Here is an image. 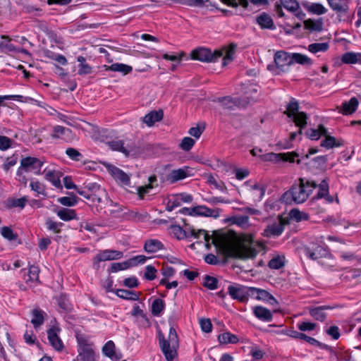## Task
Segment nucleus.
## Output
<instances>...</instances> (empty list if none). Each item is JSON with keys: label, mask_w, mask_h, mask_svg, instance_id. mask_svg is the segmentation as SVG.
<instances>
[{"label": "nucleus", "mask_w": 361, "mask_h": 361, "mask_svg": "<svg viewBox=\"0 0 361 361\" xmlns=\"http://www.w3.org/2000/svg\"><path fill=\"white\" fill-rule=\"evenodd\" d=\"M317 188V183L314 180L300 178L288 191L283 193L281 201L286 204H290L293 202L302 204L308 199Z\"/></svg>", "instance_id": "nucleus-1"}, {"label": "nucleus", "mask_w": 361, "mask_h": 361, "mask_svg": "<svg viewBox=\"0 0 361 361\" xmlns=\"http://www.w3.org/2000/svg\"><path fill=\"white\" fill-rule=\"evenodd\" d=\"M160 349L167 361H173L178 356L179 339L176 329L171 326L168 338H166L161 332L158 335Z\"/></svg>", "instance_id": "nucleus-2"}, {"label": "nucleus", "mask_w": 361, "mask_h": 361, "mask_svg": "<svg viewBox=\"0 0 361 361\" xmlns=\"http://www.w3.org/2000/svg\"><path fill=\"white\" fill-rule=\"evenodd\" d=\"M233 50H219L214 53L210 49L206 48H199L191 52L192 59L198 60L202 62H216L219 59H222V66H225L232 60Z\"/></svg>", "instance_id": "nucleus-3"}, {"label": "nucleus", "mask_w": 361, "mask_h": 361, "mask_svg": "<svg viewBox=\"0 0 361 361\" xmlns=\"http://www.w3.org/2000/svg\"><path fill=\"white\" fill-rule=\"evenodd\" d=\"M169 230L170 233L178 240L185 239L190 236L194 238H199L201 235H203L207 249H209L210 247V240H212V244H214L217 247L216 240L212 238L204 229L196 230L193 228H190L189 229V232H188L178 225H171Z\"/></svg>", "instance_id": "nucleus-4"}, {"label": "nucleus", "mask_w": 361, "mask_h": 361, "mask_svg": "<svg viewBox=\"0 0 361 361\" xmlns=\"http://www.w3.org/2000/svg\"><path fill=\"white\" fill-rule=\"evenodd\" d=\"M223 254L226 258L239 259H253L257 255V250L244 243L233 246H224L221 247Z\"/></svg>", "instance_id": "nucleus-5"}, {"label": "nucleus", "mask_w": 361, "mask_h": 361, "mask_svg": "<svg viewBox=\"0 0 361 361\" xmlns=\"http://www.w3.org/2000/svg\"><path fill=\"white\" fill-rule=\"evenodd\" d=\"M284 114L298 128V133L301 135L302 130L307 127L308 117L306 113L299 111V104L295 99H292L286 105Z\"/></svg>", "instance_id": "nucleus-6"}, {"label": "nucleus", "mask_w": 361, "mask_h": 361, "mask_svg": "<svg viewBox=\"0 0 361 361\" xmlns=\"http://www.w3.org/2000/svg\"><path fill=\"white\" fill-rule=\"evenodd\" d=\"M291 65H293L292 54L285 51H278L274 54V64L268 65L267 68L275 75H279L281 72L288 71Z\"/></svg>", "instance_id": "nucleus-7"}, {"label": "nucleus", "mask_w": 361, "mask_h": 361, "mask_svg": "<svg viewBox=\"0 0 361 361\" xmlns=\"http://www.w3.org/2000/svg\"><path fill=\"white\" fill-rule=\"evenodd\" d=\"M303 251L305 255L312 260L329 258L331 255L327 246L314 242H310L309 245L305 246Z\"/></svg>", "instance_id": "nucleus-8"}, {"label": "nucleus", "mask_w": 361, "mask_h": 361, "mask_svg": "<svg viewBox=\"0 0 361 361\" xmlns=\"http://www.w3.org/2000/svg\"><path fill=\"white\" fill-rule=\"evenodd\" d=\"M44 162L36 157H27L20 160V166L18 169V174L31 171L36 174L40 173V169Z\"/></svg>", "instance_id": "nucleus-9"}, {"label": "nucleus", "mask_w": 361, "mask_h": 361, "mask_svg": "<svg viewBox=\"0 0 361 361\" xmlns=\"http://www.w3.org/2000/svg\"><path fill=\"white\" fill-rule=\"evenodd\" d=\"M245 99L233 98L230 96L219 97L216 100L224 109H233L235 107H245L252 101H245Z\"/></svg>", "instance_id": "nucleus-10"}, {"label": "nucleus", "mask_w": 361, "mask_h": 361, "mask_svg": "<svg viewBox=\"0 0 361 361\" xmlns=\"http://www.w3.org/2000/svg\"><path fill=\"white\" fill-rule=\"evenodd\" d=\"M228 293L233 299L240 302H247V287L240 284L230 285L228 287Z\"/></svg>", "instance_id": "nucleus-11"}, {"label": "nucleus", "mask_w": 361, "mask_h": 361, "mask_svg": "<svg viewBox=\"0 0 361 361\" xmlns=\"http://www.w3.org/2000/svg\"><path fill=\"white\" fill-rule=\"evenodd\" d=\"M61 331V329L57 326H52L49 328L47 331V337L50 345L52 346L54 349L60 352L62 351L64 345L60 337L59 336V333Z\"/></svg>", "instance_id": "nucleus-12"}, {"label": "nucleus", "mask_w": 361, "mask_h": 361, "mask_svg": "<svg viewBox=\"0 0 361 361\" xmlns=\"http://www.w3.org/2000/svg\"><path fill=\"white\" fill-rule=\"evenodd\" d=\"M192 169L188 166H184L178 169L172 170L168 175L167 180L173 184L179 180H183L187 177L192 176Z\"/></svg>", "instance_id": "nucleus-13"}, {"label": "nucleus", "mask_w": 361, "mask_h": 361, "mask_svg": "<svg viewBox=\"0 0 361 361\" xmlns=\"http://www.w3.org/2000/svg\"><path fill=\"white\" fill-rule=\"evenodd\" d=\"M298 155L292 152L287 153H267L263 156V159L264 161H278L280 160H283L284 161H289L290 163H293L295 161V157H298Z\"/></svg>", "instance_id": "nucleus-14"}, {"label": "nucleus", "mask_w": 361, "mask_h": 361, "mask_svg": "<svg viewBox=\"0 0 361 361\" xmlns=\"http://www.w3.org/2000/svg\"><path fill=\"white\" fill-rule=\"evenodd\" d=\"M123 254L121 251L115 250H104L99 252L94 258V263H99L104 261L119 259Z\"/></svg>", "instance_id": "nucleus-15"}, {"label": "nucleus", "mask_w": 361, "mask_h": 361, "mask_svg": "<svg viewBox=\"0 0 361 361\" xmlns=\"http://www.w3.org/2000/svg\"><path fill=\"white\" fill-rule=\"evenodd\" d=\"M194 216H203L207 217L218 218L220 215L219 209H210L204 205H200L192 208Z\"/></svg>", "instance_id": "nucleus-16"}, {"label": "nucleus", "mask_w": 361, "mask_h": 361, "mask_svg": "<svg viewBox=\"0 0 361 361\" xmlns=\"http://www.w3.org/2000/svg\"><path fill=\"white\" fill-rule=\"evenodd\" d=\"M284 230V225L280 221L268 225L264 230V235L267 238L278 237L281 235Z\"/></svg>", "instance_id": "nucleus-17"}, {"label": "nucleus", "mask_w": 361, "mask_h": 361, "mask_svg": "<svg viewBox=\"0 0 361 361\" xmlns=\"http://www.w3.org/2000/svg\"><path fill=\"white\" fill-rule=\"evenodd\" d=\"M252 313L256 318L262 321L269 322L272 320L273 314L267 308L261 305H257L252 307Z\"/></svg>", "instance_id": "nucleus-18"}, {"label": "nucleus", "mask_w": 361, "mask_h": 361, "mask_svg": "<svg viewBox=\"0 0 361 361\" xmlns=\"http://www.w3.org/2000/svg\"><path fill=\"white\" fill-rule=\"evenodd\" d=\"M105 144L108 145L112 150L121 152L126 155H128L130 152L133 149L132 145H127L125 146L124 142L118 140L106 141L105 142Z\"/></svg>", "instance_id": "nucleus-19"}, {"label": "nucleus", "mask_w": 361, "mask_h": 361, "mask_svg": "<svg viewBox=\"0 0 361 361\" xmlns=\"http://www.w3.org/2000/svg\"><path fill=\"white\" fill-rule=\"evenodd\" d=\"M109 171L116 181L125 185H130V176L127 173H126L123 170L120 169L116 166H112L109 169Z\"/></svg>", "instance_id": "nucleus-20"}, {"label": "nucleus", "mask_w": 361, "mask_h": 361, "mask_svg": "<svg viewBox=\"0 0 361 361\" xmlns=\"http://www.w3.org/2000/svg\"><path fill=\"white\" fill-rule=\"evenodd\" d=\"M77 361H95L94 352L90 345L85 343L81 346Z\"/></svg>", "instance_id": "nucleus-21"}, {"label": "nucleus", "mask_w": 361, "mask_h": 361, "mask_svg": "<svg viewBox=\"0 0 361 361\" xmlns=\"http://www.w3.org/2000/svg\"><path fill=\"white\" fill-rule=\"evenodd\" d=\"M149 183L145 186L137 188V194L140 200L145 198V195L149 192V190L158 186L157 178L155 175H152L148 178Z\"/></svg>", "instance_id": "nucleus-22"}, {"label": "nucleus", "mask_w": 361, "mask_h": 361, "mask_svg": "<svg viewBox=\"0 0 361 361\" xmlns=\"http://www.w3.org/2000/svg\"><path fill=\"white\" fill-rule=\"evenodd\" d=\"M163 116L164 112L161 109L151 111L142 118V121L147 126H152L156 122L161 121Z\"/></svg>", "instance_id": "nucleus-23"}, {"label": "nucleus", "mask_w": 361, "mask_h": 361, "mask_svg": "<svg viewBox=\"0 0 361 361\" xmlns=\"http://www.w3.org/2000/svg\"><path fill=\"white\" fill-rule=\"evenodd\" d=\"M330 309H331V307L327 305L310 307L309 309V314L315 320L324 322L326 318V314L324 312V310Z\"/></svg>", "instance_id": "nucleus-24"}, {"label": "nucleus", "mask_w": 361, "mask_h": 361, "mask_svg": "<svg viewBox=\"0 0 361 361\" xmlns=\"http://www.w3.org/2000/svg\"><path fill=\"white\" fill-rule=\"evenodd\" d=\"M359 102L356 97H352L348 102H343L340 108L339 112L344 114H351L354 113L358 106Z\"/></svg>", "instance_id": "nucleus-25"}, {"label": "nucleus", "mask_w": 361, "mask_h": 361, "mask_svg": "<svg viewBox=\"0 0 361 361\" xmlns=\"http://www.w3.org/2000/svg\"><path fill=\"white\" fill-rule=\"evenodd\" d=\"M329 6L337 13H345L348 11L349 0H327Z\"/></svg>", "instance_id": "nucleus-26"}, {"label": "nucleus", "mask_w": 361, "mask_h": 361, "mask_svg": "<svg viewBox=\"0 0 361 361\" xmlns=\"http://www.w3.org/2000/svg\"><path fill=\"white\" fill-rule=\"evenodd\" d=\"M164 248V244L157 239L147 240L144 244V250L148 253H154Z\"/></svg>", "instance_id": "nucleus-27"}, {"label": "nucleus", "mask_w": 361, "mask_h": 361, "mask_svg": "<svg viewBox=\"0 0 361 361\" xmlns=\"http://www.w3.org/2000/svg\"><path fill=\"white\" fill-rule=\"evenodd\" d=\"M104 354L110 357L112 360L116 361L121 359V355H118L115 351V344L112 341H109L102 348Z\"/></svg>", "instance_id": "nucleus-28"}, {"label": "nucleus", "mask_w": 361, "mask_h": 361, "mask_svg": "<svg viewBox=\"0 0 361 361\" xmlns=\"http://www.w3.org/2000/svg\"><path fill=\"white\" fill-rule=\"evenodd\" d=\"M256 21L263 29H273L274 27L272 18L266 13L258 16L256 18Z\"/></svg>", "instance_id": "nucleus-29"}, {"label": "nucleus", "mask_w": 361, "mask_h": 361, "mask_svg": "<svg viewBox=\"0 0 361 361\" xmlns=\"http://www.w3.org/2000/svg\"><path fill=\"white\" fill-rule=\"evenodd\" d=\"M32 319L31 323L35 329H37L44 324L45 312L40 309H34L32 310Z\"/></svg>", "instance_id": "nucleus-30"}, {"label": "nucleus", "mask_w": 361, "mask_h": 361, "mask_svg": "<svg viewBox=\"0 0 361 361\" xmlns=\"http://www.w3.org/2000/svg\"><path fill=\"white\" fill-rule=\"evenodd\" d=\"M57 216L64 221H68L73 219H77V214L74 209L68 208H61L56 211Z\"/></svg>", "instance_id": "nucleus-31"}, {"label": "nucleus", "mask_w": 361, "mask_h": 361, "mask_svg": "<svg viewBox=\"0 0 361 361\" xmlns=\"http://www.w3.org/2000/svg\"><path fill=\"white\" fill-rule=\"evenodd\" d=\"M104 68L106 71L120 72L122 73L123 75L130 73L133 70L132 66L118 63H113L111 66H104Z\"/></svg>", "instance_id": "nucleus-32"}, {"label": "nucleus", "mask_w": 361, "mask_h": 361, "mask_svg": "<svg viewBox=\"0 0 361 361\" xmlns=\"http://www.w3.org/2000/svg\"><path fill=\"white\" fill-rule=\"evenodd\" d=\"M258 294L256 296V300L268 302L271 305H278V301L276 298L269 293L267 290L259 288Z\"/></svg>", "instance_id": "nucleus-33"}, {"label": "nucleus", "mask_w": 361, "mask_h": 361, "mask_svg": "<svg viewBox=\"0 0 361 361\" xmlns=\"http://www.w3.org/2000/svg\"><path fill=\"white\" fill-rule=\"evenodd\" d=\"M304 25L306 29L311 31L320 32L323 30V20L322 18L318 20L307 19L305 20Z\"/></svg>", "instance_id": "nucleus-34"}, {"label": "nucleus", "mask_w": 361, "mask_h": 361, "mask_svg": "<svg viewBox=\"0 0 361 361\" xmlns=\"http://www.w3.org/2000/svg\"><path fill=\"white\" fill-rule=\"evenodd\" d=\"M115 293L118 297L122 299L128 300H137L139 299V295L133 290H128L124 289H117Z\"/></svg>", "instance_id": "nucleus-35"}, {"label": "nucleus", "mask_w": 361, "mask_h": 361, "mask_svg": "<svg viewBox=\"0 0 361 361\" xmlns=\"http://www.w3.org/2000/svg\"><path fill=\"white\" fill-rule=\"evenodd\" d=\"M61 173L56 171H48L45 173V178L50 181L56 188H61L60 180Z\"/></svg>", "instance_id": "nucleus-36"}, {"label": "nucleus", "mask_w": 361, "mask_h": 361, "mask_svg": "<svg viewBox=\"0 0 361 361\" xmlns=\"http://www.w3.org/2000/svg\"><path fill=\"white\" fill-rule=\"evenodd\" d=\"M325 139L321 142L320 147H324L327 149L333 148L334 147H341L343 145V142L342 140L336 141L335 137H324Z\"/></svg>", "instance_id": "nucleus-37"}, {"label": "nucleus", "mask_w": 361, "mask_h": 361, "mask_svg": "<svg viewBox=\"0 0 361 361\" xmlns=\"http://www.w3.org/2000/svg\"><path fill=\"white\" fill-rule=\"evenodd\" d=\"M292 61L293 64L295 63H299L300 65H306L310 66L312 64V61L310 58L307 56L306 55L300 54V53H293L292 54Z\"/></svg>", "instance_id": "nucleus-38"}, {"label": "nucleus", "mask_w": 361, "mask_h": 361, "mask_svg": "<svg viewBox=\"0 0 361 361\" xmlns=\"http://www.w3.org/2000/svg\"><path fill=\"white\" fill-rule=\"evenodd\" d=\"M27 202L26 197H23L18 199L16 198H8L6 200V204L8 208L19 207L23 209Z\"/></svg>", "instance_id": "nucleus-39"}, {"label": "nucleus", "mask_w": 361, "mask_h": 361, "mask_svg": "<svg viewBox=\"0 0 361 361\" xmlns=\"http://www.w3.org/2000/svg\"><path fill=\"white\" fill-rule=\"evenodd\" d=\"M218 340L222 344L237 343L238 342V337L230 332L221 334L218 337Z\"/></svg>", "instance_id": "nucleus-40"}, {"label": "nucleus", "mask_w": 361, "mask_h": 361, "mask_svg": "<svg viewBox=\"0 0 361 361\" xmlns=\"http://www.w3.org/2000/svg\"><path fill=\"white\" fill-rule=\"evenodd\" d=\"M165 308V302L161 298H156L152 304V314L159 316Z\"/></svg>", "instance_id": "nucleus-41"}, {"label": "nucleus", "mask_w": 361, "mask_h": 361, "mask_svg": "<svg viewBox=\"0 0 361 361\" xmlns=\"http://www.w3.org/2000/svg\"><path fill=\"white\" fill-rule=\"evenodd\" d=\"M77 61L80 63L78 73L79 75H87L92 72V68L86 63V59L82 56H79Z\"/></svg>", "instance_id": "nucleus-42"}, {"label": "nucleus", "mask_w": 361, "mask_h": 361, "mask_svg": "<svg viewBox=\"0 0 361 361\" xmlns=\"http://www.w3.org/2000/svg\"><path fill=\"white\" fill-rule=\"evenodd\" d=\"M290 218L297 222L309 219L308 214L301 212L298 209H293L289 212Z\"/></svg>", "instance_id": "nucleus-43"}, {"label": "nucleus", "mask_w": 361, "mask_h": 361, "mask_svg": "<svg viewBox=\"0 0 361 361\" xmlns=\"http://www.w3.org/2000/svg\"><path fill=\"white\" fill-rule=\"evenodd\" d=\"M306 9L314 14L322 15L326 12V8L321 4L319 3H312L310 4H307L305 6Z\"/></svg>", "instance_id": "nucleus-44"}, {"label": "nucleus", "mask_w": 361, "mask_h": 361, "mask_svg": "<svg viewBox=\"0 0 361 361\" xmlns=\"http://www.w3.org/2000/svg\"><path fill=\"white\" fill-rule=\"evenodd\" d=\"M219 281L216 278L206 275L204 278L202 286L209 290H215L218 288Z\"/></svg>", "instance_id": "nucleus-45"}, {"label": "nucleus", "mask_w": 361, "mask_h": 361, "mask_svg": "<svg viewBox=\"0 0 361 361\" xmlns=\"http://www.w3.org/2000/svg\"><path fill=\"white\" fill-rule=\"evenodd\" d=\"M295 137H284L281 140H279L275 143L277 149H289L293 147V141Z\"/></svg>", "instance_id": "nucleus-46"}, {"label": "nucleus", "mask_w": 361, "mask_h": 361, "mask_svg": "<svg viewBox=\"0 0 361 361\" xmlns=\"http://www.w3.org/2000/svg\"><path fill=\"white\" fill-rule=\"evenodd\" d=\"M1 234L4 238L10 241L16 240L18 237V234L14 233L13 231L8 226H4L1 228Z\"/></svg>", "instance_id": "nucleus-47"}, {"label": "nucleus", "mask_w": 361, "mask_h": 361, "mask_svg": "<svg viewBox=\"0 0 361 361\" xmlns=\"http://www.w3.org/2000/svg\"><path fill=\"white\" fill-rule=\"evenodd\" d=\"M58 202L63 206L73 207L78 203V197L73 194L69 197H61L58 199Z\"/></svg>", "instance_id": "nucleus-48"}, {"label": "nucleus", "mask_w": 361, "mask_h": 361, "mask_svg": "<svg viewBox=\"0 0 361 361\" xmlns=\"http://www.w3.org/2000/svg\"><path fill=\"white\" fill-rule=\"evenodd\" d=\"M311 134L310 135H331L334 132L329 130L324 125L320 124L317 128H311Z\"/></svg>", "instance_id": "nucleus-49"}, {"label": "nucleus", "mask_w": 361, "mask_h": 361, "mask_svg": "<svg viewBox=\"0 0 361 361\" xmlns=\"http://www.w3.org/2000/svg\"><path fill=\"white\" fill-rule=\"evenodd\" d=\"M284 265V258L280 256L272 258L268 263L269 267L272 269H279Z\"/></svg>", "instance_id": "nucleus-50"}, {"label": "nucleus", "mask_w": 361, "mask_h": 361, "mask_svg": "<svg viewBox=\"0 0 361 361\" xmlns=\"http://www.w3.org/2000/svg\"><path fill=\"white\" fill-rule=\"evenodd\" d=\"M319 191L316 195L317 198H323L329 194V183L326 180L324 179L319 184H317Z\"/></svg>", "instance_id": "nucleus-51"}, {"label": "nucleus", "mask_w": 361, "mask_h": 361, "mask_svg": "<svg viewBox=\"0 0 361 361\" xmlns=\"http://www.w3.org/2000/svg\"><path fill=\"white\" fill-rule=\"evenodd\" d=\"M289 335L292 338H297V339H300V340H304V341H305L306 342H307L308 343H310L311 345H312V343L314 342L315 343L314 338L308 336L306 334H303L302 332H299L298 331H291Z\"/></svg>", "instance_id": "nucleus-52"}, {"label": "nucleus", "mask_w": 361, "mask_h": 361, "mask_svg": "<svg viewBox=\"0 0 361 361\" xmlns=\"http://www.w3.org/2000/svg\"><path fill=\"white\" fill-rule=\"evenodd\" d=\"M329 44L324 43H313L308 46V50L312 53H317L319 51H325L328 49Z\"/></svg>", "instance_id": "nucleus-53"}, {"label": "nucleus", "mask_w": 361, "mask_h": 361, "mask_svg": "<svg viewBox=\"0 0 361 361\" xmlns=\"http://www.w3.org/2000/svg\"><path fill=\"white\" fill-rule=\"evenodd\" d=\"M195 143V140L190 137H184L179 145V147L184 151H189L192 149Z\"/></svg>", "instance_id": "nucleus-54"}, {"label": "nucleus", "mask_w": 361, "mask_h": 361, "mask_svg": "<svg viewBox=\"0 0 361 361\" xmlns=\"http://www.w3.org/2000/svg\"><path fill=\"white\" fill-rule=\"evenodd\" d=\"M47 228L54 231L56 233L61 232V228L63 225L61 222H56L52 221L51 219H48L46 221Z\"/></svg>", "instance_id": "nucleus-55"}, {"label": "nucleus", "mask_w": 361, "mask_h": 361, "mask_svg": "<svg viewBox=\"0 0 361 361\" xmlns=\"http://www.w3.org/2000/svg\"><path fill=\"white\" fill-rule=\"evenodd\" d=\"M206 128V123L201 122L197 124L196 127H192L189 129L188 133L190 135H201Z\"/></svg>", "instance_id": "nucleus-56"}, {"label": "nucleus", "mask_w": 361, "mask_h": 361, "mask_svg": "<svg viewBox=\"0 0 361 361\" xmlns=\"http://www.w3.org/2000/svg\"><path fill=\"white\" fill-rule=\"evenodd\" d=\"M130 267L129 259L123 262H116L111 264L110 271L111 272H117L118 271L125 270Z\"/></svg>", "instance_id": "nucleus-57"}, {"label": "nucleus", "mask_w": 361, "mask_h": 361, "mask_svg": "<svg viewBox=\"0 0 361 361\" xmlns=\"http://www.w3.org/2000/svg\"><path fill=\"white\" fill-rule=\"evenodd\" d=\"M281 4L287 10L295 11L299 8V4L296 0H281Z\"/></svg>", "instance_id": "nucleus-58"}, {"label": "nucleus", "mask_w": 361, "mask_h": 361, "mask_svg": "<svg viewBox=\"0 0 361 361\" xmlns=\"http://www.w3.org/2000/svg\"><path fill=\"white\" fill-rule=\"evenodd\" d=\"M31 189L36 192L37 195L46 196L44 185L39 181H32L30 184Z\"/></svg>", "instance_id": "nucleus-59"}, {"label": "nucleus", "mask_w": 361, "mask_h": 361, "mask_svg": "<svg viewBox=\"0 0 361 361\" xmlns=\"http://www.w3.org/2000/svg\"><path fill=\"white\" fill-rule=\"evenodd\" d=\"M66 154L68 156V157L73 161H80L82 158V154L80 153L77 149L68 147L66 150Z\"/></svg>", "instance_id": "nucleus-60"}, {"label": "nucleus", "mask_w": 361, "mask_h": 361, "mask_svg": "<svg viewBox=\"0 0 361 361\" xmlns=\"http://www.w3.org/2000/svg\"><path fill=\"white\" fill-rule=\"evenodd\" d=\"M39 269L37 267H35L34 265L30 266L28 271L29 279L27 281L32 282L37 281L39 279Z\"/></svg>", "instance_id": "nucleus-61"}, {"label": "nucleus", "mask_w": 361, "mask_h": 361, "mask_svg": "<svg viewBox=\"0 0 361 361\" xmlns=\"http://www.w3.org/2000/svg\"><path fill=\"white\" fill-rule=\"evenodd\" d=\"M356 54L355 52H346L342 56L341 60L345 64L356 63Z\"/></svg>", "instance_id": "nucleus-62"}, {"label": "nucleus", "mask_w": 361, "mask_h": 361, "mask_svg": "<svg viewBox=\"0 0 361 361\" xmlns=\"http://www.w3.org/2000/svg\"><path fill=\"white\" fill-rule=\"evenodd\" d=\"M85 188L87 190L89 193H97L99 192H104V190L102 189L100 185L97 183H85Z\"/></svg>", "instance_id": "nucleus-63"}, {"label": "nucleus", "mask_w": 361, "mask_h": 361, "mask_svg": "<svg viewBox=\"0 0 361 361\" xmlns=\"http://www.w3.org/2000/svg\"><path fill=\"white\" fill-rule=\"evenodd\" d=\"M157 269L152 265H147L145 272L144 277L149 280L152 281L156 278Z\"/></svg>", "instance_id": "nucleus-64"}]
</instances>
